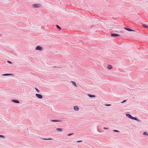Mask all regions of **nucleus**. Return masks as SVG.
<instances>
[{"instance_id": "obj_25", "label": "nucleus", "mask_w": 148, "mask_h": 148, "mask_svg": "<svg viewBox=\"0 0 148 148\" xmlns=\"http://www.w3.org/2000/svg\"><path fill=\"white\" fill-rule=\"evenodd\" d=\"M105 106H111V105L110 104H106L105 105Z\"/></svg>"}, {"instance_id": "obj_13", "label": "nucleus", "mask_w": 148, "mask_h": 148, "mask_svg": "<svg viewBox=\"0 0 148 148\" xmlns=\"http://www.w3.org/2000/svg\"><path fill=\"white\" fill-rule=\"evenodd\" d=\"M142 26L145 28H148V25H147L145 24H143L142 25Z\"/></svg>"}, {"instance_id": "obj_30", "label": "nucleus", "mask_w": 148, "mask_h": 148, "mask_svg": "<svg viewBox=\"0 0 148 148\" xmlns=\"http://www.w3.org/2000/svg\"><path fill=\"white\" fill-rule=\"evenodd\" d=\"M54 67H55V68H56V66H54Z\"/></svg>"}, {"instance_id": "obj_9", "label": "nucleus", "mask_w": 148, "mask_h": 148, "mask_svg": "<svg viewBox=\"0 0 148 148\" xmlns=\"http://www.w3.org/2000/svg\"><path fill=\"white\" fill-rule=\"evenodd\" d=\"M13 74H10V73H5L3 74L2 75V76H9V75H12Z\"/></svg>"}, {"instance_id": "obj_17", "label": "nucleus", "mask_w": 148, "mask_h": 148, "mask_svg": "<svg viewBox=\"0 0 148 148\" xmlns=\"http://www.w3.org/2000/svg\"><path fill=\"white\" fill-rule=\"evenodd\" d=\"M56 27L57 28V29H58L60 30H61V29H62L58 25H56Z\"/></svg>"}, {"instance_id": "obj_20", "label": "nucleus", "mask_w": 148, "mask_h": 148, "mask_svg": "<svg viewBox=\"0 0 148 148\" xmlns=\"http://www.w3.org/2000/svg\"><path fill=\"white\" fill-rule=\"evenodd\" d=\"M0 138H5V136H4L1 135H0Z\"/></svg>"}, {"instance_id": "obj_12", "label": "nucleus", "mask_w": 148, "mask_h": 148, "mask_svg": "<svg viewBox=\"0 0 148 148\" xmlns=\"http://www.w3.org/2000/svg\"><path fill=\"white\" fill-rule=\"evenodd\" d=\"M135 120L136 121L140 123H142V121L141 120H140L138 119L136 117L135 118Z\"/></svg>"}, {"instance_id": "obj_19", "label": "nucleus", "mask_w": 148, "mask_h": 148, "mask_svg": "<svg viewBox=\"0 0 148 148\" xmlns=\"http://www.w3.org/2000/svg\"><path fill=\"white\" fill-rule=\"evenodd\" d=\"M113 131L115 132H117L119 133L120 132L119 131L116 130H113Z\"/></svg>"}, {"instance_id": "obj_31", "label": "nucleus", "mask_w": 148, "mask_h": 148, "mask_svg": "<svg viewBox=\"0 0 148 148\" xmlns=\"http://www.w3.org/2000/svg\"><path fill=\"white\" fill-rule=\"evenodd\" d=\"M98 132H99V130H98Z\"/></svg>"}, {"instance_id": "obj_8", "label": "nucleus", "mask_w": 148, "mask_h": 148, "mask_svg": "<svg viewBox=\"0 0 148 148\" xmlns=\"http://www.w3.org/2000/svg\"><path fill=\"white\" fill-rule=\"evenodd\" d=\"M51 121L53 122H58L62 121L60 120H51Z\"/></svg>"}, {"instance_id": "obj_23", "label": "nucleus", "mask_w": 148, "mask_h": 148, "mask_svg": "<svg viewBox=\"0 0 148 148\" xmlns=\"http://www.w3.org/2000/svg\"><path fill=\"white\" fill-rule=\"evenodd\" d=\"M127 101V100H124L123 101H121V103H125V102L126 101Z\"/></svg>"}, {"instance_id": "obj_3", "label": "nucleus", "mask_w": 148, "mask_h": 148, "mask_svg": "<svg viewBox=\"0 0 148 148\" xmlns=\"http://www.w3.org/2000/svg\"><path fill=\"white\" fill-rule=\"evenodd\" d=\"M35 49L36 50L41 51L42 50V48L41 47L38 45L36 47Z\"/></svg>"}, {"instance_id": "obj_29", "label": "nucleus", "mask_w": 148, "mask_h": 148, "mask_svg": "<svg viewBox=\"0 0 148 148\" xmlns=\"http://www.w3.org/2000/svg\"><path fill=\"white\" fill-rule=\"evenodd\" d=\"M124 31V30H123V31H121V32H123Z\"/></svg>"}, {"instance_id": "obj_15", "label": "nucleus", "mask_w": 148, "mask_h": 148, "mask_svg": "<svg viewBox=\"0 0 148 148\" xmlns=\"http://www.w3.org/2000/svg\"><path fill=\"white\" fill-rule=\"evenodd\" d=\"M71 82L75 86H77V85L76 84V83L74 82L73 81H71Z\"/></svg>"}, {"instance_id": "obj_11", "label": "nucleus", "mask_w": 148, "mask_h": 148, "mask_svg": "<svg viewBox=\"0 0 148 148\" xmlns=\"http://www.w3.org/2000/svg\"><path fill=\"white\" fill-rule=\"evenodd\" d=\"M88 95L90 97L93 98L95 97V96L94 95H92L91 94H88Z\"/></svg>"}, {"instance_id": "obj_4", "label": "nucleus", "mask_w": 148, "mask_h": 148, "mask_svg": "<svg viewBox=\"0 0 148 148\" xmlns=\"http://www.w3.org/2000/svg\"><path fill=\"white\" fill-rule=\"evenodd\" d=\"M36 96L39 99H41L42 98V96L41 94L36 93Z\"/></svg>"}, {"instance_id": "obj_5", "label": "nucleus", "mask_w": 148, "mask_h": 148, "mask_svg": "<svg viewBox=\"0 0 148 148\" xmlns=\"http://www.w3.org/2000/svg\"><path fill=\"white\" fill-rule=\"evenodd\" d=\"M111 36L112 37H116V36H120V35L117 34L116 33H112L111 34Z\"/></svg>"}, {"instance_id": "obj_22", "label": "nucleus", "mask_w": 148, "mask_h": 148, "mask_svg": "<svg viewBox=\"0 0 148 148\" xmlns=\"http://www.w3.org/2000/svg\"><path fill=\"white\" fill-rule=\"evenodd\" d=\"M143 134L144 135H148V134H147V133L146 132H145L143 133Z\"/></svg>"}, {"instance_id": "obj_27", "label": "nucleus", "mask_w": 148, "mask_h": 148, "mask_svg": "<svg viewBox=\"0 0 148 148\" xmlns=\"http://www.w3.org/2000/svg\"><path fill=\"white\" fill-rule=\"evenodd\" d=\"M103 129L104 130H108V129H109V128H108L105 127H104L103 128Z\"/></svg>"}, {"instance_id": "obj_1", "label": "nucleus", "mask_w": 148, "mask_h": 148, "mask_svg": "<svg viewBox=\"0 0 148 148\" xmlns=\"http://www.w3.org/2000/svg\"><path fill=\"white\" fill-rule=\"evenodd\" d=\"M126 116L129 118L133 120H135V117L132 116L131 114H126Z\"/></svg>"}, {"instance_id": "obj_2", "label": "nucleus", "mask_w": 148, "mask_h": 148, "mask_svg": "<svg viewBox=\"0 0 148 148\" xmlns=\"http://www.w3.org/2000/svg\"><path fill=\"white\" fill-rule=\"evenodd\" d=\"M32 6L33 8H39L40 7V5L38 4H34Z\"/></svg>"}, {"instance_id": "obj_21", "label": "nucleus", "mask_w": 148, "mask_h": 148, "mask_svg": "<svg viewBox=\"0 0 148 148\" xmlns=\"http://www.w3.org/2000/svg\"><path fill=\"white\" fill-rule=\"evenodd\" d=\"M35 89L38 93L40 92V91L37 88H35Z\"/></svg>"}, {"instance_id": "obj_16", "label": "nucleus", "mask_w": 148, "mask_h": 148, "mask_svg": "<svg viewBox=\"0 0 148 148\" xmlns=\"http://www.w3.org/2000/svg\"><path fill=\"white\" fill-rule=\"evenodd\" d=\"M56 130L58 131L61 132L62 131V129L58 128H56Z\"/></svg>"}, {"instance_id": "obj_7", "label": "nucleus", "mask_w": 148, "mask_h": 148, "mask_svg": "<svg viewBox=\"0 0 148 148\" xmlns=\"http://www.w3.org/2000/svg\"><path fill=\"white\" fill-rule=\"evenodd\" d=\"M12 101L13 102L18 103H19V101L18 100H15V99H12Z\"/></svg>"}, {"instance_id": "obj_26", "label": "nucleus", "mask_w": 148, "mask_h": 148, "mask_svg": "<svg viewBox=\"0 0 148 148\" xmlns=\"http://www.w3.org/2000/svg\"><path fill=\"white\" fill-rule=\"evenodd\" d=\"M73 134V133L69 134H67L68 136H70Z\"/></svg>"}, {"instance_id": "obj_14", "label": "nucleus", "mask_w": 148, "mask_h": 148, "mask_svg": "<svg viewBox=\"0 0 148 148\" xmlns=\"http://www.w3.org/2000/svg\"><path fill=\"white\" fill-rule=\"evenodd\" d=\"M107 68L109 69H111L112 68V66L110 64H109L108 65Z\"/></svg>"}, {"instance_id": "obj_24", "label": "nucleus", "mask_w": 148, "mask_h": 148, "mask_svg": "<svg viewBox=\"0 0 148 148\" xmlns=\"http://www.w3.org/2000/svg\"><path fill=\"white\" fill-rule=\"evenodd\" d=\"M7 62L8 63L10 64H12V63L10 61H8H8H7Z\"/></svg>"}, {"instance_id": "obj_18", "label": "nucleus", "mask_w": 148, "mask_h": 148, "mask_svg": "<svg viewBox=\"0 0 148 148\" xmlns=\"http://www.w3.org/2000/svg\"><path fill=\"white\" fill-rule=\"evenodd\" d=\"M42 140H52V139L51 138H42Z\"/></svg>"}, {"instance_id": "obj_28", "label": "nucleus", "mask_w": 148, "mask_h": 148, "mask_svg": "<svg viewBox=\"0 0 148 148\" xmlns=\"http://www.w3.org/2000/svg\"><path fill=\"white\" fill-rule=\"evenodd\" d=\"M82 142V140H78V141H77V143H79V142Z\"/></svg>"}, {"instance_id": "obj_6", "label": "nucleus", "mask_w": 148, "mask_h": 148, "mask_svg": "<svg viewBox=\"0 0 148 148\" xmlns=\"http://www.w3.org/2000/svg\"><path fill=\"white\" fill-rule=\"evenodd\" d=\"M124 29L128 31H129V32L134 31H135V30H134L131 29L129 28H127L126 27H124Z\"/></svg>"}, {"instance_id": "obj_10", "label": "nucleus", "mask_w": 148, "mask_h": 148, "mask_svg": "<svg viewBox=\"0 0 148 148\" xmlns=\"http://www.w3.org/2000/svg\"><path fill=\"white\" fill-rule=\"evenodd\" d=\"M73 109L75 111H78L79 110V108L77 106H75L73 107Z\"/></svg>"}]
</instances>
